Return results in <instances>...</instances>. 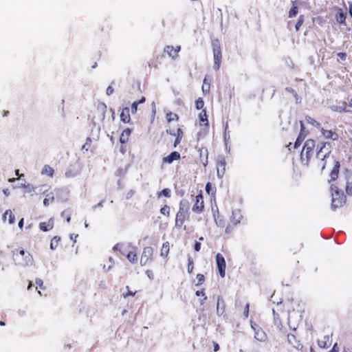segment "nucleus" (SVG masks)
<instances>
[{
    "mask_svg": "<svg viewBox=\"0 0 352 352\" xmlns=\"http://www.w3.org/2000/svg\"><path fill=\"white\" fill-rule=\"evenodd\" d=\"M189 219V206L186 200H181L179 204V210L175 215V226L177 228H184L186 230V226L184 223Z\"/></svg>",
    "mask_w": 352,
    "mask_h": 352,
    "instance_id": "1",
    "label": "nucleus"
},
{
    "mask_svg": "<svg viewBox=\"0 0 352 352\" xmlns=\"http://www.w3.org/2000/svg\"><path fill=\"white\" fill-rule=\"evenodd\" d=\"M316 142L312 139H308L304 144L300 153V161L302 164L308 166L311 158L316 153Z\"/></svg>",
    "mask_w": 352,
    "mask_h": 352,
    "instance_id": "2",
    "label": "nucleus"
},
{
    "mask_svg": "<svg viewBox=\"0 0 352 352\" xmlns=\"http://www.w3.org/2000/svg\"><path fill=\"white\" fill-rule=\"evenodd\" d=\"M329 144L325 142H320L316 146V157L318 160V166H320L322 168H324L325 163L324 160L330 154Z\"/></svg>",
    "mask_w": 352,
    "mask_h": 352,
    "instance_id": "3",
    "label": "nucleus"
},
{
    "mask_svg": "<svg viewBox=\"0 0 352 352\" xmlns=\"http://www.w3.org/2000/svg\"><path fill=\"white\" fill-rule=\"evenodd\" d=\"M13 259L16 264L26 265L32 261V256L23 249H17L13 252Z\"/></svg>",
    "mask_w": 352,
    "mask_h": 352,
    "instance_id": "4",
    "label": "nucleus"
},
{
    "mask_svg": "<svg viewBox=\"0 0 352 352\" xmlns=\"http://www.w3.org/2000/svg\"><path fill=\"white\" fill-rule=\"evenodd\" d=\"M212 47L214 58V69L218 71L221 67L222 60V52L219 41H213L212 42Z\"/></svg>",
    "mask_w": 352,
    "mask_h": 352,
    "instance_id": "5",
    "label": "nucleus"
},
{
    "mask_svg": "<svg viewBox=\"0 0 352 352\" xmlns=\"http://www.w3.org/2000/svg\"><path fill=\"white\" fill-rule=\"evenodd\" d=\"M331 197V208L334 210L342 206L346 202V198L342 192L337 191L336 193L333 192Z\"/></svg>",
    "mask_w": 352,
    "mask_h": 352,
    "instance_id": "6",
    "label": "nucleus"
},
{
    "mask_svg": "<svg viewBox=\"0 0 352 352\" xmlns=\"http://www.w3.org/2000/svg\"><path fill=\"white\" fill-rule=\"evenodd\" d=\"M193 201L194 204L192 208V212L197 214L202 213L204 210V201L201 191L195 196Z\"/></svg>",
    "mask_w": 352,
    "mask_h": 352,
    "instance_id": "7",
    "label": "nucleus"
},
{
    "mask_svg": "<svg viewBox=\"0 0 352 352\" xmlns=\"http://www.w3.org/2000/svg\"><path fill=\"white\" fill-rule=\"evenodd\" d=\"M153 249L150 246L144 247L140 257L141 265H146L153 260Z\"/></svg>",
    "mask_w": 352,
    "mask_h": 352,
    "instance_id": "8",
    "label": "nucleus"
},
{
    "mask_svg": "<svg viewBox=\"0 0 352 352\" xmlns=\"http://www.w3.org/2000/svg\"><path fill=\"white\" fill-rule=\"evenodd\" d=\"M217 267L221 278H224L226 276V261L223 255L220 253H217L216 255Z\"/></svg>",
    "mask_w": 352,
    "mask_h": 352,
    "instance_id": "9",
    "label": "nucleus"
},
{
    "mask_svg": "<svg viewBox=\"0 0 352 352\" xmlns=\"http://www.w3.org/2000/svg\"><path fill=\"white\" fill-rule=\"evenodd\" d=\"M336 14H335V19L337 23L340 25H346V19L347 13L343 10L342 8L336 7Z\"/></svg>",
    "mask_w": 352,
    "mask_h": 352,
    "instance_id": "10",
    "label": "nucleus"
},
{
    "mask_svg": "<svg viewBox=\"0 0 352 352\" xmlns=\"http://www.w3.org/2000/svg\"><path fill=\"white\" fill-rule=\"evenodd\" d=\"M300 131L299 132V134L297 137V139L294 143V148H296L300 146L302 142L305 139L306 136L308 134V132L305 130L304 123L302 121H300Z\"/></svg>",
    "mask_w": 352,
    "mask_h": 352,
    "instance_id": "11",
    "label": "nucleus"
},
{
    "mask_svg": "<svg viewBox=\"0 0 352 352\" xmlns=\"http://www.w3.org/2000/svg\"><path fill=\"white\" fill-rule=\"evenodd\" d=\"M217 170L219 177L222 178L226 173V162L223 157H219L217 160Z\"/></svg>",
    "mask_w": 352,
    "mask_h": 352,
    "instance_id": "12",
    "label": "nucleus"
},
{
    "mask_svg": "<svg viewBox=\"0 0 352 352\" xmlns=\"http://www.w3.org/2000/svg\"><path fill=\"white\" fill-rule=\"evenodd\" d=\"M180 50L181 47L179 45H177L175 47L173 45H166L164 49V52H166L173 59H175L178 57V54Z\"/></svg>",
    "mask_w": 352,
    "mask_h": 352,
    "instance_id": "13",
    "label": "nucleus"
},
{
    "mask_svg": "<svg viewBox=\"0 0 352 352\" xmlns=\"http://www.w3.org/2000/svg\"><path fill=\"white\" fill-rule=\"evenodd\" d=\"M251 327L254 331V338L260 341H264L266 339L265 333L256 323L251 322Z\"/></svg>",
    "mask_w": 352,
    "mask_h": 352,
    "instance_id": "14",
    "label": "nucleus"
},
{
    "mask_svg": "<svg viewBox=\"0 0 352 352\" xmlns=\"http://www.w3.org/2000/svg\"><path fill=\"white\" fill-rule=\"evenodd\" d=\"M107 107L104 102H99L96 104V113L98 118L103 120L105 118Z\"/></svg>",
    "mask_w": 352,
    "mask_h": 352,
    "instance_id": "15",
    "label": "nucleus"
},
{
    "mask_svg": "<svg viewBox=\"0 0 352 352\" xmlns=\"http://www.w3.org/2000/svg\"><path fill=\"white\" fill-rule=\"evenodd\" d=\"M167 133L171 135L175 136V140L174 142V147H176L179 145L184 136V133L182 130L180 128H178L175 131L171 130H166Z\"/></svg>",
    "mask_w": 352,
    "mask_h": 352,
    "instance_id": "16",
    "label": "nucleus"
},
{
    "mask_svg": "<svg viewBox=\"0 0 352 352\" xmlns=\"http://www.w3.org/2000/svg\"><path fill=\"white\" fill-rule=\"evenodd\" d=\"M287 342L292 347L299 349L302 348V344L294 333L287 334Z\"/></svg>",
    "mask_w": 352,
    "mask_h": 352,
    "instance_id": "17",
    "label": "nucleus"
},
{
    "mask_svg": "<svg viewBox=\"0 0 352 352\" xmlns=\"http://www.w3.org/2000/svg\"><path fill=\"white\" fill-rule=\"evenodd\" d=\"M200 162L206 167L208 163V151L207 148L201 147L199 149Z\"/></svg>",
    "mask_w": 352,
    "mask_h": 352,
    "instance_id": "18",
    "label": "nucleus"
},
{
    "mask_svg": "<svg viewBox=\"0 0 352 352\" xmlns=\"http://www.w3.org/2000/svg\"><path fill=\"white\" fill-rule=\"evenodd\" d=\"M180 154L177 151H173L162 160L164 164H171L173 161L180 160Z\"/></svg>",
    "mask_w": 352,
    "mask_h": 352,
    "instance_id": "19",
    "label": "nucleus"
},
{
    "mask_svg": "<svg viewBox=\"0 0 352 352\" xmlns=\"http://www.w3.org/2000/svg\"><path fill=\"white\" fill-rule=\"evenodd\" d=\"M54 221L53 218H50L47 222H41L39 223V228L43 232H47L53 229Z\"/></svg>",
    "mask_w": 352,
    "mask_h": 352,
    "instance_id": "20",
    "label": "nucleus"
},
{
    "mask_svg": "<svg viewBox=\"0 0 352 352\" xmlns=\"http://www.w3.org/2000/svg\"><path fill=\"white\" fill-rule=\"evenodd\" d=\"M321 133L322 135L327 139H330L332 140H336L338 139V135L335 131L321 129Z\"/></svg>",
    "mask_w": 352,
    "mask_h": 352,
    "instance_id": "21",
    "label": "nucleus"
},
{
    "mask_svg": "<svg viewBox=\"0 0 352 352\" xmlns=\"http://www.w3.org/2000/svg\"><path fill=\"white\" fill-rule=\"evenodd\" d=\"M2 219L4 222L8 221L10 224L15 223V216L11 210H7L3 214Z\"/></svg>",
    "mask_w": 352,
    "mask_h": 352,
    "instance_id": "22",
    "label": "nucleus"
},
{
    "mask_svg": "<svg viewBox=\"0 0 352 352\" xmlns=\"http://www.w3.org/2000/svg\"><path fill=\"white\" fill-rule=\"evenodd\" d=\"M120 120L124 123H129L131 121L130 111L129 107H124L122 109L120 113Z\"/></svg>",
    "mask_w": 352,
    "mask_h": 352,
    "instance_id": "23",
    "label": "nucleus"
},
{
    "mask_svg": "<svg viewBox=\"0 0 352 352\" xmlns=\"http://www.w3.org/2000/svg\"><path fill=\"white\" fill-rule=\"evenodd\" d=\"M199 120L200 126L208 127L209 122L206 109H203L199 114Z\"/></svg>",
    "mask_w": 352,
    "mask_h": 352,
    "instance_id": "24",
    "label": "nucleus"
},
{
    "mask_svg": "<svg viewBox=\"0 0 352 352\" xmlns=\"http://www.w3.org/2000/svg\"><path fill=\"white\" fill-rule=\"evenodd\" d=\"M131 134V130L129 128L125 129L121 133L120 136V142L121 144H124L128 142L129 137Z\"/></svg>",
    "mask_w": 352,
    "mask_h": 352,
    "instance_id": "25",
    "label": "nucleus"
},
{
    "mask_svg": "<svg viewBox=\"0 0 352 352\" xmlns=\"http://www.w3.org/2000/svg\"><path fill=\"white\" fill-rule=\"evenodd\" d=\"M225 302L224 300L220 297L218 296L217 298V313L218 315H222L225 312Z\"/></svg>",
    "mask_w": 352,
    "mask_h": 352,
    "instance_id": "26",
    "label": "nucleus"
},
{
    "mask_svg": "<svg viewBox=\"0 0 352 352\" xmlns=\"http://www.w3.org/2000/svg\"><path fill=\"white\" fill-rule=\"evenodd\" d=\"M241 219H242V215L239 210H236V211L232 212L231 221L234 226L239 223Z\"/></svg>",
    "mask_w": 352,
    "mask_h": 352,
    "instance_id": "27",
    "label": "nucleus"
},
{
    "mask_svg": "<svg viewBox=\"0 0 352 352\" xmlns=\"http://www.w3.org/2000/svg\"><path fill=\"white\" fill-rule=\"evenodd\" d=\"M170 250V244L169 242L166 241L163 243L161 251H160V255L161 256L164 258H166L168 255Z\"/></svg>",
    "mask_w": 352,
    "mask_h": 352,
    "instance_id": "28",
    "label": "nucleus"
},
{
    "mask_svg": "<svg viewBox=\"0 0 352 352\" xmlns=\"http://www.w3.org/2000/svg\"><path fill=\"white\" fill-rule=\"evenodd\" d=\"M54 168L49 165H45L41 170L42 175H47L52 177L54 175Z\"/></svg>",
    "mask_w": 352,
    "mask_h": 352,
    "instance_id": "29",
    "label": "nucleus"
},
{
    "mask_svg": "<svg viewBox=\"0 0 352 352\" xmlns=\"http://www.w3.org/2000/svg\"><path fill=\"white\" fill-rule=\"evenodd\" d=\"M166 118L168 122H170L172 121H177L179 120V116L177 113L169 111L166 113Z\"/></svg>",
    "mask_w": 352,
    "mask_h": 352,
    "instance_id": "30",
    "label": "nucleus"
},
{
    "mask_svg": "<svg viewBox=\"0 0 352 352\" xmlns=\"http://www.w3.org/2000/svg\"><path fill=\"white\" fill-rule=\"evenodd\" d=\"M346 192L348 195L352 196V175L348 177L346 186Z\"/></svg>",
    "mask_w": 352,
    "mask_h": 352,
    "instance_id": "31",
    "label": "nucleus"
},
{
    "mask_svg": "<svg viewBox=\"0 0 352 352\" xmlns=\"http://www.w3.org/2000/svg\"><path fill=\"white\" fill-rule=\"evenodd\" d=\"M145 97L144 96H142L140 100H138V101H135L132 103L131 104V111H132V113H135L137 111V109H138V106L140 104H142V103H144L145 102Z\"/></svg>",
    "mask_w": 352,
    "mask_h": 352,
    "instance_id": "32",
    "label": "nucleus"
},
{
    "mask_svg": "<svg viewBox=\"0 0 352 352\" xmlns=\"http://www.w3.org/2000/svg\"><path fill=\"white\" fill-rule=\"evenodd\" d=\"M126 258L131 263H135L138 261V255L135 251H130L126 254Z\"/></svg>",
    "mask_w": 352,
    "mask_h": 352,
    "instance_id": "33",
    "label": "nucleus"
},
{
    "mask_svg": "<svg viewBox=\"0 0 352 352\" xmlns=\"http://www.w3.org/2000/svg\"><path fill=\"white\" fill-rule=\"evenodd\" d=\"M60 241V236H54L52 238V239L51 240L50 248L52 250L56 249L58 247Z\"/></svg>",
    "mask_w": 352,
    "mask_h": 352,
    "instance_id": "34",
    "label": "nucleus"
},
{
    "mask_svg": "<svg viewBox=\"0 0 352 352\" xmlns=\"http://www.w3.org/2000/svg\"><path fill=\"white\" fill-rule=\"evenodd\" d=\"M305 121L308 124H310L316 128L320 127V124L318 121H316L315 119H314L313 118L307 116H305Z\"/></svg>",
    "mask_w": 352,
    "mask_h": 352,
    "instance_id": "35",
    "label": "nucleus"
},
{
    "mask_svg": "<svg viewBox=\"0 0 352 352\" xmlns=\"http://www.w3.org/2000/svg\"><path fill=\"white\" fill-rule=\"evenodd\" d=\"M210 83L208 82L206 78L204 79L203 85H202V91L204 94H207L210 92Z\"/></svg>",
    "mask_w": 352,
    "mask_h": 352,
    "instance_id": "36",
    "label": "nucleus"
},
{
    "mask_svg": "<svg viewBox=\"0 0 352 352\" xmlns=\"http://www.w3.org/2000/svg\"><path fill=\"white\" fill-rule=\"evenodd\" d=\"M171 195V191L169 188H164L162 190L157 192V197L160 198L162 196L169 198Z\"/></svg>",
    "mask_w": 352,
    "mask_h": 352,
    "instance_id": "37",
    "label": "nucleus"
},
{
    "mask_svg": "<svg viewBox=\"0 0 352 352\" xmlns=\"http://www.w3.org/2000/svg\"><path fill=\"white\" fill-rule=\"evenodd\" d=\"M195 294L197 296H202L203 298L201 300H200V304L201 305H203L205 304L206 302V300L207 299V296H206V294H205V292H204V289H201V290H197L195 293Z\"/></svg>",
    "mask_w": 352,
    "mask_h": 352,
    "instance_id": "38",
    "label": "nucleus"
},
{
    "mask_svg": "<svg viewBox=\"0 0 352 352\" xmlns=\"http://www.w3.org/2000/svg\"><path fill=\"white\" fill-rule=\"evenodd\" d=\"M54 201V197L52 193L48 194L47 197H45L43 200V204L45 206H48L50 204H52Z\"/></svg>",
    "mask_w": 352,
    "mask_h": 352,
    "instance_id": "39",
    "label": "nucleus"
},
{
    "mask_svg": "<svg viewBox=\"0 0 352 352\" xmlns=\"http://www.w3.org/2000/svg\"><path fill=\"white\" fill-rule=\"evenodd\" d=\"M339 165H336L330 173L331 181L336 180L338 177L339 173Z\"/></svg>",
    "mask_w": 352,
    "mask_h": 352,
    "instance_id": "40",
    "label": "nucleus"
},
{
    "mask_svg": "<svg viewBox=\"0 0 352 352\" xmlns=\"http://www.w3.org/2000/svg\"><path fill=\"white\" fill-rule=\"evenodd\" d=\"M206 191L208 195H214L216 189L213 188L210 182H208L206 185Z\"/></svg>",
    "mask_w": 352,
    "mask_h": 352,
    "instance_id": "41",
    "label": "nucleus"
},
{
    "mask_svg": "<svg viewBox=\"0 0 352 352\" xmlns=\"http://www.w3.org/2000/svg\"><path fill=\"white\" fill-rule=\"evenodd\" d=\"M160 213L167 217L170 216V207L168 205H164L160 209Z\"/></svg>",
    "mask_w": 352,
    "mask_h": 352,
    "instance_id": "42",
    "label": "nucleus"
},
{
    "mask_svg": "<svg viewBox=\"0 0 352 352\" xmlns=\"http://www.w3.org/2000/svg\"><path fill=\"white\" fill-rule=\"evenodd\" d=\"M204 102L203 99L201 98H199L198 99H197V100L195 101L196 109L198 110L201 109V111H202L204 109Z\"/></svg>",
    "mask_w": 352,
    "mask_h": 352,
    "instance_id": "43",
    "label": "nucleus"
},
{
    "mask_svg": "<svg viewBox=\"0 0 352 352\" xmlns=\"http://www.w3.org/2000/svg\"><path fill=\"white\" fill-rule=\"evenodd\" d=\"M303 23H304V16L303 15H300L298 17V21H297V23H296V24L295 25V28H296V31L299 30L300 28L302 26Z\"/></svg>",
    "mask_w": 352,
    "mask_h": 352,
    "instance_id": "44",
    "label": "nucleus"
},
{
    "mask_svg": "<svg viewBox=\"0 0 352 352\" xmlns=\"http://www.w3.org/2000/svg\"><path fill=\"white\" fill-rule=\"evenodd\" d=\"M194 269V263L193 260L191 257H189L188 259V272L191 274Z\"/></svg>",
    "mask_w": 352,
    "mask_h": 352,
    "instance_id": "45",
    "label": "nucleus"
},
{
    "mask_svg": "<svg viewBox=\"0 0 352 352\" xmlns=\"http://www.w3.org/2000/svg\"><path fill=\"white\" fill-rule=\"evenodd\" d=\"M126 289L127 290V292L122 294V296L124 298H126L129 296H134L135 295V294L137 293V291L133 292V291L130 290L129 286L126 287Z\"/></svg>",
    "mask_w": 352,
    "mask_h": 352,
    "instance_id": "46",
    "label": "nucleus"
},
{
    "mask_svg": "<svg viewBox=\"0 0 352 352\" xmlns=\"http://www.w3.org/2000/svg\"><path fill=\"white\" fill-rule=\"evenodd\" d=\"M298 14V7L294 6L289 12V17L292 18L296 16Z\"/></svg>",
    "mask_w": 352,
    "mask_h": 352,
    "instance_id": "47",
    "label": "nucleus"
},
{
    "mask_svg": "<svg viewBox=\"0 0 352 352\" xmlns=\"http://www.w3.org/2000/svg\"><path fill=\"white\" fill-rule=\"evenodd\" d=\"M61 217L66 219L67 222L69 223L71 221V213L67 210H64L61 213Z\"/></svg>",
    "mask_w": 352,
    "mask_h": 352,
    "instance_id": "48",
    "label": "nucleus"
},
{
    "mask_svg": "<svg viewBox=\"0 0 352 352\" xmlns=\"http://www.w3.org/2000/svg\"><path fill=\"white\" fill-rule=\"evenodd\" d=\"M196 278L197 280V283L196 284L197 285H202L205 280L204 275L202 274H198L196 276Z\"/></svg>",
    "mask_w": 352,
    "mask_h": 352,
    "instance_id": "49",
    "label": "nucleus"
},
{
    "mask_svg": "<svg viewBox=\"0 0 352 352\" xmlns=\"http://www.w3.org/2000/svg\"><path fill=\"white\" fill-rule=\"evenodd\" d=\"M249 308H250V304L248 302H247L245 306V309H244V311H243V315L245 318L248 317Z\"/></svg>",
    "mask_w": 352,
    "mask_h": 352,
    "instance_id": "50",
    "label": "nucleus"
},
{
    "mask_svg": "<svg viewBox=\"0 0 352 352\" xmlns=\"http://www.w3.org/2000/svg\"><path fill=\"white\" fill-rule=\"evenodd\" d=\"M330 190H331V195H333V193H336V192H337V191H338V192H341V191L338 189V186H337L336 185H335V184H331V185Z\"/></svg>",
    "mask_w": 352,
    "mask_h": 352,
    "instance_id": "51",
    "label": "nucleus"
},
{
    "mask_svg": "<svg viewBox=\"0 0 352 352\" xmlns=\"http://www.w3.org/2000/svg\"><path fill=\"white\" fill-rule=\"evenodd\" d=\"M36 289H43V280L41 279H37L36 280Z\"/></svg>",
    "mask_w": 352,
    "mask_h": 352,
    "instance_id": "52",
    "label": "nucleus"
},
{
    "mask_svg": "<svg viewBox=\"0 0 352 352\" xmlns=\"http://www.w3.org/2000/svg\"><path fill=\"white\" fill-rule=\"evenodd\" d=\"M21 183L16 186L17 188H26V181L24 179V177H21V179L20 180Z\"/></svg>",
    "mask_w": 352,
    "mask_h": 352,
    "instance_id": "53",
    "label": "nucleus"
},
{
    "mask_svg": "<svg viewBox=\"0 0 352 352\" xmlns=\"http://www.w3.org/2000/svg\"><path fill=\"white\" fill-rule=\"evenodd\" d=\"M337 55L342 60H344L346 59V54L345 52H339Z\"/></svg>",
    "mask_w": 352,
    "mask_h": 352,
    "instance_id": "54",
    "label": "nucleus"
},
{
    "mask_svg": "<svg viewBox=\"0 0 352 352\" xmlns=\"http://www.w3.org/2000/svg\"><path fill=\"white\" fill-rule=\"evenodd\" d=\"M194 249L196 252H199L201 250V243L196 241L195 243Z\"/></svg>",
    "mask_w": 352,
    "mask_h": 352,
    "instance_id": "55",
    "label": "nucleus"
},
{
    "mask_svg": "<svg viewBox=\"0 0 352 352\" xmlns=\"http://www.w3.org/2000/svg\"><path fill=\"white\" fill-rule=\"evenodd\" d=\"M114 92V89L111 86H109L107 89V94L108 96L111 95Z\"/></svg>",
    "mask_w": 352,
    "mask_h": 352,
    "instance_id": "56",
    "label": "nucleus"
},
{
    "mask_svg": "<svg viewBox=\"0 0 352 352\" xmlns=\"http://www.w3.org/2000/svg\"><path fill=\"white\" fill-rule=\"evenodd\" d=\"M15 175L18 177L17 179L21 180V177H24L25 175L23 174H20L19 170H15Z\"/></svg>",
    "mask_w": 352,
    "mask_h": 352,
    "instance_id": "57",
    "label": "nucleus"
},
{
    "mask_svg": "<svg viewBox=\"0 0 352 352\" xmlns=\"http://www.w3.org/2000/svg\"><path fill=\"white\" fill-rule=\"evenodd\" d=\"M23 223H24V219L22 218L20 219V221H19V224H18V226L21 230H22L23 228Z\"/></svg>",
    "mask_w": 352,
    "mask_h": 352,
    "instance_id": "58",
    "label": "nucleus"
},
{
    "mask_svg": "<svg viewBox=\"0 0 352 352\" xmlns=\"http://www.w3.org/2000/svg\"><path fill=\"white\" fill-rule=\"evenodd\" d=\"M349 13L350 16L352 19V3H349Z\"/></svg>",
    "mask_w": 352,
    "mask_h": 352,
    "instance_id": "59",
    "label": "nucleus"
},
{
    "mask_svg": "<svg viewBox=\"0 0 352 352\" xmlns=\"http://www.w3.org/2000/svg\"><path fill=\"white\" fill-rule=\"evenodd\" d=\"M232 228L230 225H228L226 228V233H230L232 232Z\"/></svg>",
    "mask_w": 352,
    "mask_h": 352,
    "instance_id": "60",
    "label": "nucleus"
},
{
    "mask_svg": "<svg viewBox=\"0 0 352 352\" xmlns=\"http://www.w3.org/2000/svg\"><path fill=\"white\" fill-rule=\"evenodd\" d=\"M3 192L6 197L10 195V190L8 188L3 189Z\"/></svg>",
    "mask_w": 352,
    "mask_h": 352,
    "instance_id": "61",
    "label": "nucleus"
},
{
    "mask_svg": "<svg viewBox=\"0 0 352 352\" xmlns=\"http://www.w3.org/2000/svg\"><path fill=\"white\" fill-rule=\"evenodd\" d=\"M219 349V346L217 343H214V351L217 352Z\"/></svg>",
    "mask_w": 352,
    "mask_h": 352,
    "instance_id": "62",
    "label": "nucleus"
},
{
    "mask_svg": "<svg viewBox=\"0 0 352 352\" xmlns=\"http://www.w3.org/2000/svg\"><path fill=\"white\" fill-rule=\"evenodd\" d=\"M134 194V192L133 190H131L130 192H128L127 194V198H129L131 197Z\"/></svg>",
    "mask_w": 352,
    "mask_h": 352,
    "instance_id": "63",
    "label": "nucleus"
},
{
    "mask_svg": "<svg viewBox=\"0 0 352 352\" xmlns=\"http://www.w3.org/2000/svg\"><path fill=\"white\" fill-rule=\"evenodd\" d=\"M349 106L352 108V98L349 101Z\"/></svg>",
    "mask_w": 352,
    "mask_h": 352,
    "instance_id": "64",
    "label": "nucleus"
}]
</instances>
